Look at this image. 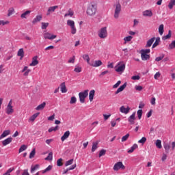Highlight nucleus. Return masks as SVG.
<instances>
[{"label":"nucleus","instance_id":"nucleus-11","mask_svg":"<svg viewBox=\"0 0 175 175\" xmlns=\"http://www.w3.org/2000/svg\"><path fill=\"white\" fill-rule=\"evenodd\" d=\"M21 72V73H23V76L27 77V76H29V73H31V69H29L28 66H25L23 67Z\"/></svg>","mask_w":175,"mask_h":175},{"label":"nucleus","instance_id":"nucleus-6","mask_svg":"<svg viewBox=\"0 0 175 175\" xmlns=\"http://www.w3.org/2000/svg\"><path fill=\"white\" fill-rule=\"evenodd\" d=\"M79 96L81 103H84L85 102V98L88 96V90H85L83 92H79Z\"/></svg>","mask_w":175,"mask_h":175},{"label":"nucleus","instance_id":"nucleus-45","mask_svg":"<svg viewBox=\"0 0 175 175\" xmlns=\"http://www.w3.org/2000/svg\"><path fill=\"white\" fill-rule=\"evenodd\" d=\"M38 169H39V165L38 164L34 166H31V173H33V172H35V170H38Z\"/></svg>","mask_w":175,"mask_h":175},{"label":"nucleus","instance_id":"nucleus-27","mask_svg":"<svg viewBox=\"0 0 175 175\" xmlns=\"http://www.w3.org/2000/svg\"><path fill=\"white\" fill-rule=\"evenodd\" d=\"M133 39V37L131 36H128L126 37H124V44H126V43L129 42H131L132 40Z\"/></svg>","mask_w":175,"mask_h":175},{"label":"nucleus","instance_id":"nucleus-62","mask_svg":"<svg viewBox=\"0 0 175 175\" xmlns=\"http://www.w3.org/2000/svg\"><path fill=\"white\" fill-rule=\"evenodd\" d=\"M121 84V81H118L115 85H113V88H118Z\"/></svg>","mask_w":175,"mask_h":175},{"label":"nucleus","instance_id":"nucleus-30","mask_svg":"<svg viewBox=\"0 0 175 175\" xmlns=\"http://www.w3.org/2000/svg\"><path fill=\"white\" fill-rule=\"evenodd\" d=\"M17 55L18 57H21V59H23V58H24V49L23 48L20 49L18 51Z\"/></svg>","mask_w":175,"mask_h":175},{"label":"nucleus","instance_id":"nucleus-38","mask_svg":"<svg viewBox=\"0 0 175 175\" xmlns=\"http://www.w3.org/2000/svg\"><path fill=\"white\" fill-rule=\"evenodd\" d=\"M59 126H56L55 127H51L49 130L48 132H49V133H51V132H56V131H58Z\"/></svg>","mask_w":175,"mask_h":175},{"label":"nucleus","instance_id":"nucleus-26","mask_svg":"<svg viewBox=\"0 0 175 175\" xmlns=\"http://www.w3.org/2000/svg\"><path fill=\"white\" fill-rule=\"evenodd\" d=\"M137 147H138L137 144H133L129 149H128L127 152L129 154H132V152H133V151H135V150H136Z\"/></svg>","mask_w":175,"mask_h":175},{"label":"nucleus","instance_id":"nucleus-4","mask_svg":"<svg viewBox=\"0 0 175 175\" xmlns=\"http://www.w3.org/2000/svg\"><path fill=\"white\" fill-rule=\"evenodd\" d=\"M67 25L70 27L72 35H75V33L77 32V29L75 25V22L72 20H68Z\"/></svg>","mask_w":175,"mask_h":175},{"label":"nucleus","instance_id":"nucleus-59","mask_svg":"<svg viewBox=\"0 0 175 175\" xmlns=\"http://www.w3.org/2000/svg\"><path fill=\"white\" fill-rule=\"evenodd\" d=\"M13 13H14V9H13V8L9 9L8 14V17H10V16H12V14H13Z\"/></svg>","mask_w":175,"mask_h":175},{"label":"nucleus","instance_id":"nucleus-35","mask_svg":"<svg viewBox=\"0 0 175 175\" xmlns=\"http://www.w3.org/2000/svg\"><path fill=\"white\" fill-rule=\"evenodd\" d=\"M164 149L165 150V152L167 154H169V150H170V144L169 143H165L163 144Z\"/></svg>","mask_w":175,"mask_h":175},{"label":"nucleus","instance_id":"nucleus-2","mask_svg":"<svg viewBox=\"0 0 175 175\" xmlns=\"http://www.w3.org/2000/svg\"><path fill=\"white\" fill-rule=\"evenodd\" d=\"M125 62L120 61L118 62L117 64L115 66V71L117 72V73H120L121 75L124 73V72H125Z\"/></svg>","mask_w":175,"mask_h":175},{"label":"nucleus","instance_id":"nucleus-39","mask_svg":"<svg viewBox=\"0 0 175 175\" xmlns=\"http://www.w3.org/2000/svg\"><path fill=\"white\" fill-rule=\"evenodd\" d=\"M173 6H175V0H170L168 4L169 9H173Z\"/></svg>","mask_w":175,"mask_h":175},{"label":"nucleus","instance_id":"nucleus-58","mask_svg":"<svg viewBox=\"0 0 175 175\" xmlns=\"http://www.w3.org/2000/svg\"><path fill=\"white\" fill-rule=\"evenodd\" d=\"M72 163H73V159L67 161L65 163V166H69V165H72Z\"/></svg>","mask_w":175,"mask_h":175},{"label":"nucleus","instance_id":"nucleus-10","mask_svg":"<svg viewBox=\"0 0 175 175\" xmlns=\"http://www.w3.org/2000/svg\"><path fill=\"white\" fill-rule=\"evenodd\" d=\"M102 64H103L102 61L95 60V61L90 62V66H93V68H98V66H100Z\"/></svg>","mask_w":175,"mask_h":175},{"label":"nucleus","instance_id":"nucleus-57","mask_svg":"<svg viewBox=\"0 0 175 175\" xmlns=\"http://www.w3.org/2000/svg\"><path fill=\"white\" fill-rule=\"evenodd\" d=\"M74 72H76V73H80V72H81V67L76 66L74 69Z\"/></svg>","mask_w":175,"mask_h":175},{"label":"nucleus","instance_id":"nucleus-40","mask_svg":"<svg viewBox=\"0 0 175 175\" xmlns=\"http://www.w3.org/2000/svg\"><path fill=\"white\" fill-rule=\"evenodd\" d=\"M156 146L157 147V148H162V141H161L160 139H157L156 141Z\"/></svg>","mask_w":175,"mask_h":175},{"label":"nucleus","instance_id":"nucleus-8","mask_svg":"<svg viewBox=\"0 0 175 175\" xmlns=\"http://www.w3.org/2000/svg\"><path fill=\"white\" fill-rule=\"evenodd\" d=\"M120 13H121V4L117 3L115 8L114 18H118L120 17Z\"/></svg>","mask_w":175,"mask_h":175},{"label":"nucleus","instance_id":"nucleus-51","mask_svg":"<svg viewBox=\"0 0 175 175\" xmlns=\"http://www.w3.org/2000/svg\"><path fill=\"white\" fill-rule=\"evenodd\" d=\"M36 153V152L35 149H33L32 151L29 154L30 159H32V158H33V157H35Z\"/></svg>","mask_w":175,"mask_h":175},{"label":"nucleus","instance_id":"nucleus-17","mask_svg":"<svg viewBox=\"0 0 175 175\" xmlns=\"http://www.w3.org/2000/svg\"><path fill=\"white\" fill-rule=\"evenodd\" d=\"M144 17H152V11L151 10H146L142 12Z\"/></svg>","mask_w":175,"mask_h":175},{"label":"nucleus","instance_id":"nucleus-25","mask_svg":"<svg viewBox=\"0 0 175 175\" xmlns=\"http://www.w3.org/2000/svg\"><path fill=\"white\" fill-rule=\"evenodd\" d=\"M94 96H95V90H92L89 93V100L90 102H92L94 100Z\"/></svg>","mask_w":175,"mask_h":175},{"label":"nucleus","instance_id":"nucleus-20","mask_svg":"<svg viewBox=\"0 0 175 175\" xmlns=\"http://www.w3.org/2000/svg\"><path fill=\"white\" fill-rule=\"evenodd\" d=\"M125 88H126V83H124L122 85L118 88V90L115 92L116 95L120 94V92H122V91L125 90Z\"/></svg>","mask_w":175,"mask_h":175},{"label":"nucleus","instance_id":"nucleus-24","mask_svg":"<svg viewBox=\"0 0 175 175\" xmlns=\"http://www.w3.org/2000/svg\"><path fill=\"white\" fill-rule=\"evenodd\" d=\"M154 42H155V38L154 37L150 38V40H148L147 41L146 47H151V46H152V43H154Z\"/></svg>","mask_w":175,"mask_h":175},{"label":"nucleus","instance_id":"nucleus-63","mask_svg":"<svg viewBox=\"0 0 175 175\" xmlns=\"http://www.w3.org/2000/svg\"><path fill=\"white\" fill-rule=\"evenodd\" d=\"M57 165L62 166V159L60 158L57 161Z\"/></svg>","mask_w":175,"mask_h":175},{"label":"nucleus","instance_id":"nucleus-46","mask_svg":"<svg viewBox=\"0 0 175 175\" xmlns=\"http://www.w3.org/2000/svg\"><path fill=\"white\" fill-rule=\"evenodd\" d=\"M53 169V165H49L45 170L42 171V173H47V172H50Z\"/></svg>","mask_w":175,"mask_h":175},{"label":"nucleus","instance_id":"nucleus-64","mask_svg":"<svg viewBox=\"0 0 175 175\" xmlns=\"http://www.w3.org/2000/svg\"><path fill=\"white\" fill-rule=\"evenodd\" d=\"M132 80H140V76L139 75H134L131 77Z\"/></svg>","mask_w":175,"mask_h":175},{"label":"nucleus","instance_id":"nucleus-44","mask_svg":"<svg viewBox=\"0 0 175 175\" xmlns=\"http://www.w3.org/2000/svg\"><path fill=\"white\" fill-rule=\"evenodd\" d=\"M45 161H53V152H49L47 157L45 158Z\"/></svg>","mask_w":175,"mask_h":175},{"label":"nucleus","instance_id":"nucleus-12","mask_svg":"<svg viewBox=\"0 0 175 175\" xmlns=\"http://www.w3.org/2000/svg\"><path fill=\"white\" fill-rule=\"evenodd\" d=\"M135 120H136V112H134L128 118V121L131 125L135 124Z\"/></svg>","mask_w":175,"mask_h":175},{"label":"nucleus","instance_id":"nucleus-5","mask_svg":"<svg viewBox=\"0 0 175 175\" xmlns=\"http://www.w3.org/2000/svg\"><path fill=\"white\" fill-rule=\"evenodd\" d=\"M13 105V101L11 100L8 103L5 109V113L8 114V116H10V114H13V113H14V109H13V105Z\"/></svg>","mask_w":175,"mask_h":175},{"label":"nucleus","instance_id":"nucleus-13","mask_svg":"<svg viewBox=\"0 0 175 175\" xmlns=\"http://www.w3.org/2000/svg\"><path fill=\"white\" fill-rule=\"evenodd\" d=\"M55 9H58V5L51 6L48 8L46 16H50L52 13L55 12Z\"/></svg>","mask_w":175,"mask_h":175},{"label":"nucleus","instance_id":"nucleus-3","mask_svg":"<svg viewBox=\"0 0 175 175\" xmlns=\"http://www.w3.org/2000/svg\"><path fill=\"white\" fill-rule=\"evenodd\" d=\"M97 35L100 39H106L109 36V33L107 32V27H101L97 32Z\"/></svg>","mask_w":175,"mask_h":175},{"label":"nucleus","instance_id":"nucleus-50","mask_svg":"<svg viewBox=\"0 0 175 175\" xmlns=\"http://www.w3.org/2000/svg\"><path fill=\"white\" fill-rule=\"evenodd\" d=\"M169 49L170 50H173V49H175V40L172 41L171 44H170Z\"/></svg>","mask_w":175,"mask_h":175},{"label":"nucleus","instance_id":"nucleus-60","mask_svg":"<svg viewBox=\"0 0 175 175\" xmlns=\"http://www.w3.org/2000/svg\"><path fill=\"white\" fill-rule=\"evenodd\" d=\"M106 154V150H105L104 149L101 150L99 152V158H100V157H103V155H105Z\"/></svg>","mask_w":175,"mask_h":175},{"label":"nucleus","instance_id":"nucleus-56","mask_svg":"<svg viewBox=\"0 0 175 175\" xmlns=\"http://www.w3.org/2000/svg\"><path fill=\"white\" fill-rule=\"evenodd\" d=\"M129 138V134H126V135L123 136L122 137V142H126L128 140V139Z\"/></svg>","mask_w":175,"mask_h":175},{"label":"nucleus","instance_id":"nucleus-61","mask_svg":"<svg viewBox=\"0 0 175 175\" xmlns=\"http://www.w3.org/2000/svg\"><path fill=\"white\" fill-rule=\"evenodd\" d=\"M159 77H161V73L159 72H156V74L154 76V79L155 80H158Z\"/></svg>","mask_w":175,"mask_h":175},{"label":"nucleus","instance_id":"nucleus-42","mask_svg":"<svg viewBox=\"0 0 175 175\" xmlns=\"http://www.w3.org/2000/svg\"><path fill=\"white\" fill-rule=\"evenodd\" d=\"M27 147L26 145H22L20 148H19V150H18V152L19 154L21 152H23V151H25L27 150Z\"/></svg>","mask_w":175,"mask_h":175},{"label":"nucleus","instance_id":"nucleus-36","mask_svg":"<svg viewBox=\"0 0 175 175\" xmlns=\"http://www.w3.org/2000/svg\"><path fill=\"white\" fill-rule=\"evenodd\" d=\"M96 148H98V142H93L92 146V152H95V151H96Z\"/></svg>","mask_w":175,"mask_h":175},{"label":"nucleus","instance_id":"nucleus-48","mask_svg":"<svg viewBox=\"0 0 175 175\" xmlns=\"http://www.w3.org/2000/svg\"><path fill=\"white\" fill-rule=\"evenodd\" d=\"M13 170H14V167H11L10 169H8L7 170V172L5 173H4L3 175H10V173H12V172H13Z\"/></svg>","mask_w":175,"mask_h":175},{"label":"nucleus","instance_id":"nucleus-9","mask_svg":"<svg viewBox=\"0 0 175 175\" xmlns=\"http://www.w3.org/2000/svg\"><path fill=\"white\" fill-rule=\"evenodd\" d=\"M43 36L44 39H48L49 40H54L57 38V35L52 34L50 32H44Z\"/></svg>","mask_w":175,"mask_h":175},{"label":"nucleus","instance_id":"nucleus-49","mask_svg":"<svg viewBox=\"0 0 175 175\" xmlns=\"http://www.w3.org/2000/svg\"><path fill=\"white\" fill-rule=\"evenodd\" d=\"M77 102V98H76L75 96L71 97L70 103V105H74V103H76Z\"/></svg>","mask_w":175,"mask_h":175},{"label":"nucleus","instance_id":"nucleus-32","mask_svg":"<svg viewBox=\"0 0 175 175\" xmlns=\"http://www.w3.org/2000/svg\"><path fill=\"white\" fill-rule=\"evenodd\" d=\"M39 114H40V113H39V112L34 113L33 116H31L29 118V121H31V122L35 121V120H36V118L38 117Z\"/></svg>","mask_w":175,"mask_h":175},{"label":"nucleus","instance_id":"nucleus-21","mask_svg":"<svg viewBox=\"0 0 175 175\" xmlns=\"http://www.w3.org/2000/svg\"><path fill=\"white\" fill-rule=\"evenodd\" d=\"M10 135V130H5L3 132V133L0 135V140L6 137V136H9Z\"/></svg>","mask_w":175,"mask_h":175},{"label":"nucleus","instance_id":"nucleus-22","mask_svg":"<svg viewBox=\"0 0 175 175\" xmlns=\"http://www.w3.org/2000/svg\"><path fill=\"white\" fill-rule=\"evenodd\" d=\"M60 90L62 94H66V92H68V89H66V85H65V82H63L60 84Z\"/></svg>","mask_w":175,"mask_h":175},{"label":"nucleus","instance_id":"nucleus-1","mask_svg":"<svg viewBox=\"0 0 175 175\" xmlns=\"http://www.w3.org/2000/svg\"><path fill=\"white\" fill-rule=\"evenodd\" d=\"M98 11V6L96 4L90 3L88 5L86 13L88 16L92 17L96 14V12Z\"/></svg>","mask_w":175,"mask_h":175},{"label":"nucleus","instance_id":"nucleus-41","mask_svg":"<svg viewBox=\"0 0 175 175\" xmlns=\"http://www.w3.org/2000/svg\"><path fill=\"white\" fill-rule=\"evenodd\" d=\"M163 58H165V54H161L160 56L156 57L155 61L159 62V61H162Z\"/></svg>","mask_w":175,"mask_h":175},{"label":"nucleus","instance_id":"nucleus-23","mask_svg":"<svg viewBox=\"0 0 175 175\" xmlns=\"http://www.w3.org/2000/svg\"><path fill=\"white\" fill-rule=\"evenodd\" d=\"M30 14H31V10H27L26 12L21 14V18H27Z\"/></svg>","mask_w":175,"mask_h":175},{"label":"nucleus","instance_id":"nucleus-47","mask_svg":"<svg viewBox=\"0 0 175 175\" xmlns=\"http://www.w3.org/2000/svg\"><path fill=\"white\" fill-rule=\"evenodd\" d=\"M147 142V138L146 137H143L141 139L138 141V143H141V144H144Z\"/></svg>","mask_w":175,"mask_h":175},{"label":"nucleus","instance_id":"nucleus-33","mask_svg":"<svg viewBox=\"0 0 175 175\" xmlns=\"http://www.w3.org/2000/svg\"><path fill=\"white\" fill-rule=\"evenodd\" d=\"M164 28H165V26L163 25V24L160 25L159 27V35H161V36L163 35Z\"/></svg>","mask_w":175,"mask_h":175},{"label":"nucleus","instance_id":"nucleus-52","mask_svg":"<svg viewBox=\"0 0 175 175\" xmlns=\"http://www.w3.org/2000/svg\"><path fill=\"white\" fill-rule=\"evenodd\" d=\"M171 37H172V33L170 31H169L168 34L164 36L163 39H164V40H166V39H170Z\"/></svg>","mask_w":175,"mask_h":175},{"label":"nucleus","instance_id":"nucleus-7","mask_svg":"<svg viewBox=\"0 0 175 175\" xmlns=\"http://www.w3.org/2000/svg\"><path fill=\"white\" fill-rule=\"evenodd\" d=\"M113 169L115 172H118V170H125V165H124L122 162L118 161V162L115 163V165H113Z\"/></svg>","mask_w":175,"mask_h":175},{"label":"nucleus","instance_id":"nucleus-28","mask_svg":"<svg viewBox=\"0 0 175 175\" xmlns=\"http://www.w3.org/2000/svg\"><path fill=\"white\" fill-rule=\"evenodd\" d=\"M44 107H46V102H43L42 104L37 106L36 108V110H37V111L43 110V109H44Z\"/></svg>","mask_w":175,"mask_h":175},{"label":"nucleus","instance_id":"nucleus-54","mask_svg":"<svg viewBox=\"0 0 175 175\" xmlns=\"http://www.w3.org/2000/svg\"><path fill=\"white\" fill-rule=\"evenodd\" d=\"M150 52H151V51L150 49H142V50H141V53L142 54H150Z\"/></svg>","mask_w":175,"mask_h":175},{"label":"nucleus","instance_id":"nucleus-31","mask_svg":"<svg viewBox=\"0 0 175 175\" xmlns=\"http://www.w3.org/2000/svg\"><path fill=\"white\" fill-rule=\"evenodd\" d=\"M73 14H75V12H73L72 9H69L67 13L64 14V17H68V16L72 17Z\"/></svg>","mask_w":175,"mask_h":175},{"label":"nucleus","instance_id":"nucleus-55","mask_svg":"<svg viewBox=\"0 0 175 175\" xmlns=\"http://www.w3.org/2000/svg\"><path fill=\"white\" fill-rule=\"evenodd\" d=\"M49 27V23H42V29H46Z\"/></svg>","mask_w":175,"mask_h":175},{"label":"nucleus","instance_id":"nucleus-43","mask_svg":"<svg viewBox=\"0 0 175 175\" xmlns=\"http://www.w3.org/2000/svg\"><path fill=\"white\" fill-rule=\"evenodd\" d=\"M137 114L138 116V120H142V116H143V110L139 109L137 112Z\"/></svg>","mask_w":175,"mask_h":175},{"label":"nucleus","instance_id":"nucleus-29","mask_svg":"<svg viewBox=\"0 0 175 175\" xmlns=\"http://www.w3.org/2000/svg\"><path fill=\"white\" fill-rule=\"evenodd\" d=\"M141 58L142 61H147L150 59V55L141 53Z\"/></svg>","mask_w":175,"mask_h":175},{"label":"nucleus","instance_id":"nucleus-19","mask_svg":"<svg viewBox=\"0 0 175 175\" xmlns=\"http://www.w3.org/2000/svg\"><path fill=\"white\" fill-rule=\"evenodd\" d=\"M69 136H70V131H66L63 136H62L61 137V140L62 142H65V140H66V139H68V137H69Z\"/></svg>","mask_w":175,"mask_h":175},{"label":"nucleus","instance_id":"nucleus-14","mask_svg":"<svg viewBox=\"0 0 175 175\" xmlns=\"http://www.w3.org/2000/svg\"><path fill=\"white\" fill-rule=\"evenodd\" d=\"M130 111H131V107H127L126 108H125V106L122 105L120 108V113H122L123 114H128V113H129Z\"/></svg>","mask_w":175,"mask_h":175},{"label":"nucleus","instance_id":"nucleus-16","mask_svg":"<svg viewBox=\"0 0 175 175\" xmlns=\"http://www.w3.org/2000/svg\"><path fill=\"white\" fill-rule=\"evenodd\" d=\"M39 64V61L38 60V56H34L32 58L31 63L29 64V66H36Z\"/></svg>","mask_w":175,"mask_h":175},{"label":"nucleus","instance_id":"nucleus-18","mask_svg":"<svg viewBox=\"0 0 175 175\" xmlns=\"http://www.w3.org/2000/svg\"><path fill=\"white\" fill-rule=\"evenodd\" d=\"M13 138H12V137H10L5 139H4L3 141H2V144L3 146H8V144H10V143L12 142Z\"/></svg>","mask_w":175,"mask_h":175},{"label":"nucleus","instance_id":"nucleus-37","mask_svg":"<svg viewBox=\"0 0 175 175\" xmlns=\"http://www.w3.org/2000/svg\"><path fill=\"white\" fill-rule=\"evenodd\" d=\"M82 57H83V59L87 62L88 65H90V64H91V62H90V56L88 55L85 54V55H83Z\"/></svg>","mask_w":175,"mask_h":175},{"label":"nucleus","instance_id":"nucleus-15","mask_svg":"<svg viewBox=\"0 0 175 175\" xmlns=\"http://www.w3.org/2000/svg\"><path fill=\"white\" fill-rule=\"evenodd\" d=\"M42 15H37L32 21L33 25L38 24V23L42 21Z\"/></svg>","mask_w":175,"mask_h":175},{"label":"nucleus","instance_id":"nucleus-34","mask_svg":"<svg viewBox=\"0 0 175 175\" xmlns=\"http://www.w3.org/2000/svg\"><path fill=\"white\" fill-rule=\"evenodd\" d=\"M159 42H161V38L157 37L155 40V42H154V44H152V49H155V47H157V46H159Z\"/></svg>","mask_w":175,"mask_h":175},{"label":"nucleus","instance_id":"nucleus-53","mask_svg":"<svg viewBox=\"0 0 175 175\" xmlns=\"http://www.w3.org/2000/svg\"><path fill=\"white\" fill-rule=\"evenodd\" d=\"M9 21H2L0 20V25H8V24H9Z\"/></svg>","mask_w":175,"mask_h":175}]
</instances>
